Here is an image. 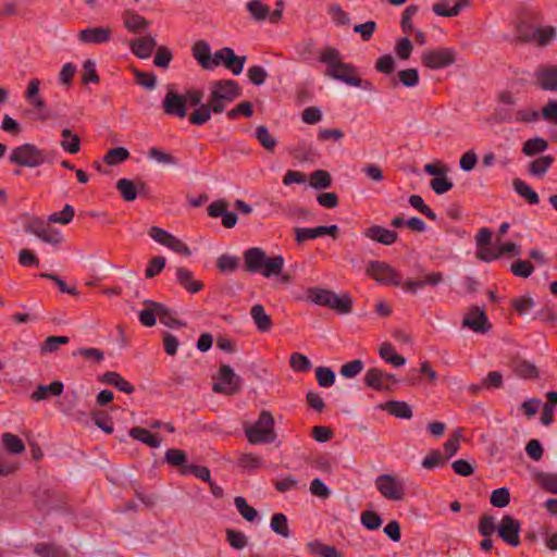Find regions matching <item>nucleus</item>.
I'll return each mask as SVG.
<instances>
[{
  "label": "nucleus",
  "instance_id": "f257e3e1",
  "mask_svg": "<svg viewBox=\"0 0 557 557\" xmlns=\"http://www.w3.org/2000/svg\"><path fill=\"white\" fill-rule=\"evenodd\" d=\"M207 102L189 114V123L203 125L212 114H221L234 100L240 96V87L233 79H220L210 83Z\"/></svg>",
  "mask_w": 557,
  "mask_h": 557
},
{
  "label": "nucleus",
  "instance_id": "f03ea898",
  "mask_svg": "<svg viewBox=\"0 0 557 557\" xmlns=\"http://www.w3.org/2000/svg\"><path fill=\"white\" fill-rule=\"evenodd\" d=\"M74 218V208L71 205H65L61 213H52L48 216L47 221L38 216H29L25 224L24 231L35 235L41 242L51 246H58L63 242L62 233L50 226V223L69 224Z\"/></svg>",
  "mask_w": 557,
  "mask_h": 557
},
{
  "label": "nucleus",
  "instance_id": "7ed1b4c3",
  "mask_svg": "<svg viewBox=\"0 0 557 557\" xmlns=\"http://www.w3.org/2000/svg\"><path fill=\"white\" fill-rule=\"evenodd\" d=\"M245 270L249 273H260L264 277L278 276L284 268L281 255L268 257L259 247H251L244 252Z\"/></svg>",
  "mask_w": 557,
  "mask_h": 557
},
{
  "label": "nucleus",
  "instance_id": "20e7f679",
  "mask_svg": "<svg viewBox=\"0 0 557 557\" xmlns=\"http://www.w3.org/2000/svg\"><path fill=\"white\" fill-rule=\"evenodd\" d=\"M320 62L325 63V75L347 85H360V77L356 74V67L342 60L341 53L334 48H327L320 55Z\"/></svg>",
  "mask_w": 557,
  "mask_h": 557
},
{
  "label": "nucleus",
  "instance_id": "39448f33",
  "mask_svg": "<svg viewBox=\"0 0 557 557\" xmlns=\"http://www.w3.org/2000/svg\"><path fill=\"white\" fill-rule=\"evenodd\" d=\"M307 298L309 301L330 308L339 314L351 312L352 299L348 294L342 296L327 288L310 287L307 290Z\"/></svg>",
  "mask_w": 557,
  "mask_h": 557
},
{
  "label": "nucleus",
  "instance_id": "423d86ee",
  "mask_svg": "<svg viewBox=\"0 0 557 557\" xmlns=\"http://www.w3.org/2000/svg\"><path fill=\"white\" fill-rule=\"evenodd\" d=\"M248 442L252 445L272 443L276 438L274 418L268 410H262L255 424L245 429Z\"/></svg>",
  "mask_w": 557,
  "mask_h": 557
},
{
  "label": "nucleus",
  "instance_id": "0eeeda50",
  "mask_svg": "<svg viewBox=\"0 0 557 557\" xmlns=\"http://www.w3.org/2000/svg\"><path fill=\"white\" fill-rule=\"evenodd\" d=\"M212 391L226 396L236 395L242 391L243 380L231 366L222 364L215 375Z\"/></svg>",
  "mask_w": 557,
  "mask_h": 557
},
{
  "label": "nucleus",
  "instance_id": "6e6552de",
  "mask_svg": "<svg viewBox=\"0 0 557 557\" xmlns=\"http://www.w3.org/2000/svg\"><path fill=\"white\" fill-rule=\"evenodd\" d=\"M375 486L380 494L388 500L400 502L405 498V482L393 474H380L375 479Z\"/></svg>",
  "mask_w": 557,
  "mask_h": 557
},
{
  "label": "nucleus",
  "instance_id": "1a4fd4ad",
  "mask_svg": "<svg viewBox=\"0 0 557 557\" xmlns=\"http://www.w3.org/2000/svg\"><path fill=\"white\" fill-rule=\"evenodd\" d=\"M9 159L17 165L27 168H37L46 161L45 153L32 144H24L14 148Z\"/></svg>",
  "mask_w": 557,
  "mask_h": 557
},
{
  "label": "nucleus",
  "instance_id": "9d476101",
  "mask_svg": "<svg viewBox=\"0 0 557 557\" xmlns=\"http://www.w3.org/2000/svg\"><path fill=\"white\" fill-rule=\"evenodd\" d=\"M421 62L431 70L444 69L456 62V51L453 48L426 50L421 55Z\"/></svg>",
  "mask_w": 557,
  "mask_h": 557
},
{
  "label": "nucleus",
  "instance_id": "9b49d317",
  "mask_svg": "<svg viewBox=\"0 0 557 557\" xmlns=\"http://www.w3.org/2000/svg\"><path fill=\"white\" fill-rule=\"evenodd\" d=\"M461 327L469 329L478 334H485L492 329V324L484 308L471 306L463 315Z\"/></svg>",
  "mask_w": 557,
  "mask_h": 557
},
{
  "label": "nucleus",
  "instance_id": "f8f14e48",
  "mask_svg": "<svg viewBox=\"0 0 557 557\" xmlns=\"http://www.w3.org/2000/svg\"><path fill=\"white\" fill-rule=\"evenodd\" d=\"M111 26H90L78 32L77 39L84 45H104L112 40Z\"/></svg>",
  "mask_w": 557,
  "mask_h": 557
},
{
  "label": "nucleus",
  "instance_id": "ddd939ff",
  "mask_svg": "<svg viewBox=\"0 0 557 557\" xmlns=\"http://www.w3.org/2000/svg\"><path fill=\"white\" fill-rule=\"evenodd\" d=\"M521 523L512 516L506 515L502 518L497 528L499 537L507 544L516 547L520 544Z\"/></svg>",
  "mask_w": 557,
  "mask_h": 557
},
{
  "label": "nucleus",
  "instance_id": "4468645a",
  "mask_svg": "<svg viewBox=\"0 0 557 557\" xmlns=\"http://www.w3.org/2000/svg\"><path fill=\"white\" fill-rule=\"evenodd\" d=\"M367 274L384 284H400L397 272L383 261H371L367 268Z\"/></svg>",
  "mask_w": 557,
  "mask_h": 557
},
{
  "label": "nucleus",
  "instance_id": "2eb2a0df",
  "mask_svg": "<svg viewBox=\"0 0 557 557\" xmlns=\"http://www.w3.org/2000/svg\"><path fill=\"white\" fill-rule=\"evenodd\" d=\"M162 108L165 114L184 119L187 115L186 97L173 89H168Z\"/></svg>",
  "mask_w": 557,
  "mask_h": 557
},
{
  "label": "nucleus",
  "instance_id": "dca6fc26",
  "mask_svg": "<svg viewBox=\"0 0 557 557\" xmlns=\"http://www.w3.org/2000/svg\"><path fill=\"white\" fill-rule=\"evenodd\" d=\"M330 235L334 239L338 235L337 225H329V226H317V227H298L295 230V240L297 244H302L309 239H315L320 236Z\"/></svg>",
  "mask_w": 557,
  "mask_h": 557
},
{
  "label": "nucleus",
  "instance_id": "f3484780",
  "mask_svg": "<svg viewBox=\"0 0 557 557\" xmlns=\"http://www.w3.org/2000/svg\"><path fill=\"white\" fill-rule=\"evenodd\" d=\"M444 282V274L442 272L426 273L420 280H407L403 284L406 292L416 294L423 289L425 286L435 287Z\"/></svg>",
  "mask_w": 557,
  "mask_h": 557
},
{
  "label": "nucleus",
  "instance_id": "a211bd4d",
  "mask_svg": "<svg viewBox=\"0 0 557 557\" xmlns=\"http://www.w3.org/2000/svg\"><path fill=\"white\" fill-rule=\"evenodd\" d=\"M535 81L540 88L548 91H557V66H542L535 72Z\"/></svg>",
  "mask_w": 557,
  "mask_h": 557
},
{
  "label": "nucleus",
  "instance_id": "6ab92c4d",
  "mask_svg": "<svg viewBox=\"0 0 557 557\" xmlns=\"http://www.w3.org/2000/svg\"><path fill=\"white\" fill-rule=\"evenodd\" d=\"M363 236L380 243L382 245L391 246L398 239V234L381 225H373L364 230Z\"/></svg>",
  "mask_w": 557,
  "mask_h": 557
},
{
  "label": "nucleus",
  "instance_id": "aec40b11",
  "mask_svg": "<svg viewBox=\"0 0 557 557\" xmlns=\"http://www.w3.org/2000/svg\"><path fill=\"white\" fill-rule=\"evenodd\" d=\"M156 47V39L150 35L134 39L131 42V51L139 59L150 58Z\"/></svg>",
  "mask_w": 557,
  "mask_h": 557
},
{
  "label": "nucleus",
  "instance_id": "412c9836",
  "mask_svg": "<svg viewBox=\"0 0 557 557\" xmlns=\"http://www.w3.org/2000/svg\"><path fill=\"white\" fill-rule=\"evenodd\" d=\"M175 274L177 283L187 292L196 294L203 288V283L198 280H195L193 272L187 268H177Z\"/></svg>",
  "mask_w": 557,
  "mask_h": 557
},
{
  "label": "nucleus",
  "instance_id": "4be33fe9",
  "mask_svg": "<svg viewBox=\"0 0 557 557\" xmlns=\"http://www.w3.org/2000/svg\"><path fill=\"white\" fill-rule=\"evenodd\" d=\"M146 186L145 182H138V184H135L128 178H120L116 182V189L120 191L121 197L128 202L134 201L137 198L138 191L144 190Z\"/></svg>",
  "mask_w": 557,
  "mask_h": 557
},
{
  "label": "nucleus",
  "instance_id": "5701e85b",
  "mask_svg": "<svg viewBox=\"0 0 557 557\" xmlns=\"http://www.w3.org/2000/svg\"><path fill=\"white\" fill-rule=\"evenodd\" d=\"M191 54L203 70H211V48L206 40L195 41L191 46Z\"/></svg>",
  "mask_w": 557,
  "mask_h": 557
},
{
  "label": "nucleus",
  "instance_id": "b1692460",
  "mask_svg": "<svg viewBox=\"0 0 557 557\" xmlns=\"http://www.w3.org/2000/svg\"><path fill=\"white\" fill-rule=\"evenodd\" d=\"M145 308L139 312L138 318L143 325L151 327L156 325L162 304L147 299L144 301Z\"/></svg>",
  "mask_w": 557,
  "mask_h": 557
},
{
  "label": "nucleus",
  "instance_id": "393cba45",
  "mask_svg": "<svg viewBox=\"0 0 557 557\" xmlns=\"http://www.w3.org/2000/svg\"><path fill=\"white\" fill-rule=\"evenodd\" d=\"M99 381L103 384L114 386L125 394H133L135 392L134 385L126 381L120 373L114 371L103 373L99 377Z\"/></svg>",
  "mask_w": 557,
  "mask_h": 557
},
{
  "label": "nucleus",
  "instance_id": "a878e982",
  "mask_svg": "<svg viewBox=\"0 0 557 557\" xmlns=\"http://www.w3.org/2000/svg\"><path fill=\"white\" fill-rule=\"evenodd\" d=\"M385 372L377 368H370L364 375V384L374 391H392V385L384 381Z\"/></svg>",
  "mask_w": 557,
  "mask_h": 557
},
{
  "label": "nucleus",
  "instance_id": "bb28decb",
  "mask_svg": "<svg viewBox=\"0 0 557 557\" xmlns=\"http://www.w3.org/2000/svg\"><path fill=\"white\" fill-rule=\"evenodd\" d=\"M63 383L53 381L48 385H38L37 388L30 394L33 401L47 400L50 396H59L63 392Z\"/></svg>",
  "mask_w": 557,
  "mask_h": 557
},
{
  "label": "nucleus",
  "instance_id": "cd10ccee",
  "mask_svg": "<svg viewBox=\"0 0 557 557\" xmlns=\"http://www.w3.org/2000/svg\"><path fill=\"white\" fill-rule=\"evenodd\" d=\"M250 315L259 332L265 333L272 329L273 322L271 317L265 312L262 305H253L250 309Z\"/></svg>",
  "mask_w": 557,
  "mask_h": 557
},
{
  "label": "nucleus",
  "instance_id": "c85d7f7f",
  "mask_svg": "<svg viewBox=\"0 0 557 557\" xmlns=\"http://www.w3.org/2000/svg\"><path fill=\"white\" fill-rule=\"evenodd\" d=\"M128 434L132 438L137 440L152 448L160 447V445L162 443L161 437L152 434L149 430L144 429V428H139V426L132 428L129 430Z\"/></svg>",
  "mask_w": 557,
  "mask_h": 557
},
{
  "label": "nucleus",
  "instance_id": "c756f323",
  "mask_svg": "<svg viewBox=\"0 0 557 557\" xmlns=\"http://www.w3.org/2000/svg\"><path fill=\"white\" fill-rule=\"evenodd\" d=\"M511 367L513 373L521 379L531 380L539 376V370L535 364L524 359L513 360Z\"/></svg>",
  "mask_w": 557,
  "mask_h": 557
},
{
  "label": "nucleus",
  "instance_id": "7c9ffc66",
  "mask_svg": "<svg viewBox=\"0 0 557 557\" xmlns=\"http://www.w3.org/2000/svg\"><path fill=\"white\" fill-rule=\"evenodd\" d=\"M224 61L223 65L230 70L234 75H238L243 72L246 57H238L234 53V50L230 47H224Z\"/></svg>",
  "mask_w": 557,
  "mask_h": 557
},
{
  "label": "nucleus",
  "instance_id": "2f4dec72",
  "mask_svg": "<svg viewBox=\"0 0 557 557\" xmlns=\"http://www.w3.org/2000/svg\"><path fill=\"white\" fill-rule=\"evenodd\" d=\"M381 408L399 419H410L412 417L411 407L406 401L389 400L381 405Z\"/></svg>",
  "mask_w": 557,
  "mask_h": 557
},
{
  "label": "nucleus",
  "instance_id": "473e14b6",
  "mask_svg": "<svg viewBox=\"0 0 557 557\" xmlns=\"http://www.w3.org/2000/svg\"><path fill=\"white\" fill-rule=\"evenodd\" d=\"M379 355L386 362L393 364L394 367H401L406 363V359L398 355L394 348V346L389 343H383L379 348Z\"/></svg>",
  "mask_w": 557,
  "mask_h": 557
},
{
  "label": "nucleus",
  "instance_id": "72a5a7b5",
  "mask_svg": "<svg viewBox=\"0 0 557 557\" xmlns=\"http://www.w3.org/2000/svg\"><path fill=\"white\" fill-rule=\"evenodd\" d=\"M515 191L524 198L530 205H536L540 201L539 195L522 180L516 178L512 182Z\"/></svg>",
  "mask_w": 557,
  "mask_h": 557
},
{
  "label": "nucleus",
  "instance_id": "f704fd0d",
  "mask_svg": "<svg viewBox=\"0 0 557 557\" xmlns=\"http://www.w3.org/2000/svg\"><path fill=\"white\" fill-rule=\"evenodd\" d=\"M63 139L61 140V147L70 152L77 153L81 149V138L78 135L74 134L70 128H64L61 132Z\"/></svg>",
  "mask_w": 557,
  "mask_h": 557
},
{
  "label": "nucleus",
  "instance_id": "c9c22d12",
  "mask_svg": "<svg viewBox=\"0 0 557 557\" xmlns=\"http://www.w3.org/2000/svg\"><path fill=\"white\" fill-rule=\"evenodd\" d=\"M309 552L320 557H342V553L334 546L325 545L320 541H312L307 545Z\"/></svg>",
  "mask_w": 557,
  "mask_h": 557
},
{
  "label": "nucleus",
  "instance_id": "e433bc0d",
  "mask_svg": "<svg viewBox=\"0 0 557 557\" xmlns=\"http://www.w3.org/2000/svg\"><path fill=\"white\" fill-rule=\"evenodd\" d=\"M309 185L314 189H326L332 185V176L325 170H315L309 176Z\"/></svg>",
  "mask_w": 557,
  "mask_h": 557
},
{
  "label": "nucleus",
  "instance_id": "4c0bfd02",
  "mask_svg": "<svg viewBox=\"0 0 557 557\" xmlns=\"http://www.w3.org/2000/svg\"><path fill=\"white\" fill-rule=\"evenodd\" d=\"M554 162L552 156H542L533 160L529 165V173L533 176L542 177L548 171Z\"/></svg>",
  "mask_w": 557,
  "mask_h": 557
},
{
  "label": "nucleus",
  "instance_id": "58836bf2",
  "mask_svg": "<svg viewBox=\"0 0 557 557\" xmlns=\"http://www.w3.org/2000/svg\"><path fill=\"white\" fill-rule=\"evenodd\" d=\"M255 137L265 150L272 152L276 148L277 140L270 134L267 126L259 125L256 128Z\"/></svg>",
  "mask_w": 557,
  "mask_h": 557
},
{
  "label": "nucleus",
  "instance_id": "ea45409f",
  "mask_svg": "<svg viewBox=\"0 0 557 557\" xmlns=\"http://www.w3.org/2000/svg\"><path fill=\"white\" fill-rule=\"evenodd\" d=\"M557 37V32L554 26L537 27L534 30V39L539 47H546L550 45Z\"/></svg>",
  "mask_w": 557,
  "mask_h": 557
},
{
  "label": "nucleus",
  "instance_id": "a19ab883",
  "mask_svg": "<svg viewBox=\"0 0 557 557\" xmlns=\"http://www.w3.org/2000/svg\"><path fill=\"white\" fill-rule=\"evenodd\" d=\"M270 527L273 532L282 537L288 539L290 536L288 520L284 513H274Z\"/></svg>",
  "mask_w": 557,
  "mask_h": 557
},
{
  "label": "nucleus",
  "instance_id": "79ce46f5",
  "mask_svg": "<svg viewBox=\"0 0 557 557\" xmlns=\"http://www.w3.org/2000/svg\"><path fill=\"white\" fill-rule=\"evenodd\" d=\"M548 143L542 137H534L528 139L522 146V152L525 156H535L547 149Z\"/></svg>",
  "mask_w": 557,
  "mask_h": 557
},
{
  "label": "nucleus",
  "instance_id": "37998d69",
  "mask_svg": "<svg viewBox=\"0 0 557 557\" xmlns=\"http://www.w3.org/2000/svg\"><path fill=\"white\" fill-rule=\"evenodd\" d=\"M247 10L251 14L252 18L257 22H262L269 17L270 9L267 4L260 0H250L247 3Z\"/></svg>",
  "mask_w": 557,
  "mask_h": 557
},
{
  "label": "nucleus",
  "instance_id": "c03bdc74",
  "mask_svg": "<svg viewBox=\"0 0 557 557\" xmlns=\"http://www.w3.org/2000/svg\"><path fill=\"white\" fill-rule=\"evenodd\" d=\"M70 342L67 336H48L40 345V354H52L59 349L60 345H65Z\"/></svg>",
  "mask_w": 557,
  "mask_h": 557
},
{
  "label": "nucleus",
  "instance_id": "a18cd8bd",
  "mask_svg": "<svg viewBox=\"0 0 557 557\" xmlns=\"http://www.w3.org/2000/svg\"><path fill=\"white\" fill-rule=\"evenodd\" d=\"M129 158V151L124 147L110 149L103 157L108 165H117Z\"/></svg>",
  "mask_w": 557,
  "mask_h": 557
},
{
  "label": "nucleus",
  "instance_id": "49530a36",
  "mask_svg": "<svg viewBox=\"0 0 557 557\" xmlns=\"http://www.w3.org/2000/svg\"><path fill=\"white\" fill-rule=\"evenodd\" d=\"M2 443L4 448L14 455L21 454L25 450V445L20 437L11 433L2 435Z\"/></svg>",
  "mask_w": 557,
  "mask_h": 557
},
{
  "label": "nucleus",
  "instance_id": "de8ad7c7",
  "mask_svg": "<svg viewBox=\"0 0 557 557\" xmlns=\"http://www.w3.org/2000/svg\"><path fill=\"white\" fill-rule=\"evenodd\" d=\"M234 504L240 516L247 521H253L258 517V511L248 505L247 500L243 496H236Z\"/></svg>",
  "mask_w": 557,
  "mask_h": 557
},
{
  "label": "nucleus",
  "instance_id": "09e8293b",
  "mask_svg": "<svg viewBox=\"0 0 557 557\" xmlns=\"http://www.w3.org/2000/svg\"><path fill=\"white\" fill-rule=\"evenodd\" d=\"M148 157L150 159H153L156 162H158L160 164H164V165H177L178 164L177 159L173 154H171L164 150H161L157 147H152L149 149Z\"/></svg>",
  "mask_w": 557,
  "mask_h": 557
},
{
  "label": "nucleus",
  "instance_id": "8fccbe9b",
  "mask_svg": "<svg viewBox=\"0 0 557 557\" xmlns=\"http://www.w3.org/2000/svg\"><path fill=\"white\" fill-rule=\"evenodd\" d=\"M148 25V21L136 14V13H126L124 16V26L133 33H136L143 28H145Z\"/></svg>",
  "mask_w": 557,
  "mask_h": 557
},
{
  "label": "nucleus",
  "instance_id": "3c124183",
  "mask_svg": "<svg viewBox=\"0 0 557 557\" xmlns=\"http://www.w3.org/2000/svg\"><path fill=\"white\" fill-rule=\"evenodd\" d=\"M181 473L183 475L193 474L205 482H210L211 480V472L205 466L187 465L181 469Z\"/></svg>",
  "mask_w": 557,
  "mask_h": 557
},
{
  "label": "nucleus",
  "instance_id": "603ef678",
  "mask_svg": "<svg viewBox=\"0 0 557 557\" xmlns=\"http://www.w3.org/2000/svg\"><path fill=\"white\" fill-rule=\"evenodd\" d=\"M418 11L419 7L417 4H410L404 10L400 21V27L404 33L409 34L413 32L412 18Z\"/></svg>",
  "mask_w": 557,
  "mask_h": 557
},
{
  "label": "nucleus",
  "instance_id": "864d4df0",
  "mask_svg": "<svg viewBox=\"0 0 557 557\" xmlns=\"http://www.w3.org/2000/svg\"><path fill=\"white\" fill-rule=\"evenodd\" d=\"M239 267V259L227 253L221 255L216 260V268L221 272H235Z\"/></svg>",
  "mask_w": 557,
  "mask_h": 557
},
{
  "label": "nucleus",
  "instance_id": "5fc2aeb1",
  "mask_svg": "<svg viewBox=\"0 0 557 557\" xmlns=\"http://www.w3.org/2000/svg\"><path fill=\"white\" fill-rule=\"evenodd\" d=\"M537 483L546 491L557 494V474L539 472L535 475Z\"/></svg>",
  "mask_w": 557,
  "mask_h": 557
},
{
  "label": "nucleus",
  "instance_id": "6e6d98bb",
  "mask_svg": "<svg viewBox=\"0 0 557 557\" xmlns=\"http://www.w3.org/2000/svg\"><path fill=\"white\" fill-rule=\"evenodd\" d=\"M361 524L371 531L377 530L382 525V518L373 510H366L360 517Z\"/></svg>",
  "mask_w": 557,
  "mask_h": 557
},
{
  "label": "nucleus",
  "instance_id": "4d7b16f0",
  "mask_svg": "<svg viewBox=\"0 0 557 557\" xmlns=\"http://www.w3.org/2000/svg\"><path fill=\"white\" fill-rule=\"evenodd\" d=\"M408 201H409L411 207L417 209L419 212L424 214L430 220H432V221H436L437 220L436 213L429 206H426L424 203L423 198L421 196H419V195H411L409 197Z\"/></svg>",
  "mask_w": 557,
  "mask_h": 557
},
{
  "label": "nucleus",
  "instance_id": "13d9d810",
  "mask_svg": "<svg viewBox=\"0 0 557 557\" xmlns=\"http://www.w3.org/2000/svg\"><path fill=\"white\" fill-rule=\"evenodd\" d=\"M289 364L296 372H307L311 368L309 358L300 352H293L290 355Z\"/></svg>",
  "mask_w": 557,
  "mask_h": 557
},
{
  "label": "nucleus",
  "instance_id": "bf43d9fd",
  "mask_svg": "<svg viewBox=\"0 0 557 557\" xmlns=\"http://www.w3.org/2000/svg\"><path fill=\"white\" fill-rule=\"evenodd\" d=\"M315 377L321 387H330L335 383V373L331 368L318 367Z\"/></svg>",
  "mask_w": 557,
  "mask_h": 557
},
{
  "label": "nucleus",
  "instance_id": "052dcab7",
  "mask_svg": "<svg viewBox=\"0 0 557 557\" xmlns=\"http://www.w3.org/2000/svg\"><path fill=\"white\" fill-rule=\"evenodd\" d=\"M491 504L497 508H504L510 503V493L507 487L494 490L490 498Z\"/></svg>",
  "mask_w": 557,
  "mask_h": 557
},
{
  "label": "nucleus",
  "instance_id": "680f3d73",
  "mask_svg": "<svg viewBox=\"0 0 557 557\" xmlns=\"http://www.w3.org/2000/svg\"><path fill=\"white\" fill-rule=\"evenodd\" d=\"M363 362L360 359H356L349 362L344 363L341 367L339 373L342 376L346 379H352L357 376L363 370Z\"/></svg>",
  "mask_w": 557,
  "mask_h": 557
},
{
  "label": "nucleus",
  "instance_id": "e2e57ef3",
  "mask_svg": "<svg viewBox=\"0 0 557 557\" xmlns=\"http://www.w3.org/2000/svg\"><path fill=\"white\" fill-rule=\"evenodd\" d=\"M394 50L400 60H408L412 53L413 45L408 37H401L396 41Z\"/></svg>",
  "mask_w": 557,
  "mask_h": 557
},
{
  "label": "nucleus",
  "instance_id": "0e129e2a",
  "mask_svg": "<svg viewBox=\"0 0 557 557\" xmlns=\"http://www.w3.org/2000/svg\"><path fill=\"white\" fill-rule=\"evenodd\" d=\"M172 59V51L165 46H160L157 48L153 64L158 67L168 69Z\"/></svg>",
  "mask_w": 557,
  "mask_h": 557
},
{
  "label": "nucleus",
  "instance_id": "69168bd1",
  "mask_svg": "<svg viewBox=\"0 0 557 557\" xmlns=\"http://www.w3.org/2000/svg\"><path fill=\"white\" fill-rule=\"evenodd\" d=\"M164 460L171 466H181L183 468L186 466L187 456L182 449L170 448L165 451Z\"/></svg>",
  "mask_w": 557,
  "mask_h": 557
},
{
  "label": "nucleus",
  "instance_id": "338daca9",
  "mask_svg": "<svg viewBox=\"0 0 557 557\" xmlns=\"http://www.w3.org/2000/svg\"><path fill=\"white\" fill-rule=\"evenodd\" d=\"M510 271L516 276L527 278L533 273L534 267L529 261L518 259L516 262L511 264Z\"/></svg>",
  "mask_w": 557,
  "mask_h": 557
},
{
  "label": "nucleus",
  "instance_id": "774afa93",
  "mask_svg": "<svg viewBox=\"0 0 557 557\" xmlns=\"http://www.w3.org/2000/svg\"><path fill=\"white\" fill-rule=\"evenodd\" d=\"M479 533L484 537H491L497 530L495 518L490 515H483L479 522Z\"/></svg>",
  "mask_w": 557,
  "mask_h": 557
}]
</instances>
